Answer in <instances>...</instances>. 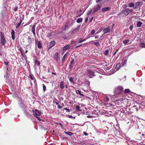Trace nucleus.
<instances>
[{"label": "nucleus", "instance_id": "a211bd4d", "mask_svg": "<svg viewBox=\"0 0 145 145\" xmlns=\"http://www.w3.org/2000/svg\"><path fill=\"white\" fill-rule=\"evenodd\" d=\"M31 31L33 32V35L35 37H36V34L35 31V27L34 26H33L31 29Z\"/></svg>", "mask_w": 145, "mask_h": 145}, {"label": "nucleus", "instance_id": "e433bc0d", "mask_svg": "<svg viewBox=\"0 0 145 145\" xmlns=\"http://www.w3.org/2000/svg\"><path fill=\"white\" fill-rule=\"evenodd\" d=\"M92 11V9H91L90 10H89V11H88L87 13V15H89L90 14H91V13Z\"/></svg>", "mask_w": 145, "mask_h": 145}, {"label": "nucleus", "instance_id": "ea45409f", "mask_svg": "<svg viewBox=\"0 0 145 145\" xmlns=\"http://www.w3.org/2000/svg\"><path fill=\"white\" fill-rule=\"evenodd\" d=\"M43 91H45L46 90V86L43 84Z\"/></svg>", "mask_w": 145, "mask_h": 145}, {"label": "nucleus", "instance_id": "393cba45", "mask_svg": "<svg viewBox=\"0 0 145 145\" xmlns=\"http://www.w3.org/2000/svg\"><path fill=\"white\" fill-rule=\"evenodd\" d=\"M83 18H78L76 20V22L78 23H80L82 22V21Z\"/></svg>", "mask_w": 145, "mask_h": 145}, {"label": "nucleus", "instance_id": "37998d69", "mask_svg": "<svg viewBox=\"0 0 145 145\" xmlns=\"http://www.w3.org/2000/svg\"><path fill=\"white\" fill-rule=\"evenodd\" d=\"M133 26L132 25H130L129 27V29L131 31H132L133 28Z\"/></svg>", "mask_w": 145, "mask_h": 145}, {"label": "nucleus", "instance_id": "dca6fc26", "mask_svg": "<svg viewBox=\"0 0 145 145\" xmlns=\"http://www.w3.org/2000/svg\"><path fill=\"white\" fill-rule=\"evenodd\" d=\"M11 35H12V38L13 40H14L15 39V32L14 31V30H12L11 32Z\"/></svg>", "mask_w": 145, "mask_h": 145}, {"label": "nucleus", "instance_id": "20e7f679", "mask_svg": "<svg viewBox=\"0 0 145 145\" xmlns=\"http://www.w3.org/2000/svg\"><path fill=\"white\" fill-rule=\"evenodd\" d=\"M18 105L23 110L25 109L26 107V106L25 104L24 101L23 100L19 101Z\"/></svg>", "mask_w": 145, "mask_h": 145}, {"label": "nucleus", "instance_id": "cd10ccee", "mask_svg": "<svg viewBox=\"0 0 145 145\" xmlns=\"http://www.w3.org/2000/svg\"><path fill=\"white\" fill-rule=\"evenodd\" d=\"M140 46L141 48H145V44L144 43H141L140 44Z\"/></svg>", "mask_w": 145, "mask_h": 145}, {"label": "nucleus", "instance_id": "a878e982", "mask_svg": "<svg viewBox=\"0 0 145 145\" xmlns=\"http://www.w3.org/2000/svg\"><path fill=\"white\" fill-rule=\"evenodd\" d=\"M109 9V8L108 7L103 8H102V11L103 12H105Z\"/></svg>", "mask_w": 145, "mask_h": 145}, {"label": "nucleus", "instance_id": "603ef678", "mask_svg": "<svg viewBox=\"0 0 145 145\" xmlns=\"http://www.w3.org/2000/svg\"><path fill=\"white\" fill-rule=\"evenodd\" d=\"M99 35H96V36H95V39H97L99 38Z\"/></svg>", "mask_w": 145, "mask_h": 145}, {"label": "nucleus", "instance_id": "8fccbe9b", "mask_svg": "<svg viewBox=\"0 0 145 145\" xmlns=\"http://www.w3.org/2000/svg\"><path fill=\"white\" fill-rule=\"evenodd\" d=\"M18 8L17 7H16L14 8V10L15 11H16L17 10H18Z\"/></svg>", "mask_w": 145, "mask_h": 145}, {"label": "nucleus", "instance_id": "f257e3e1", "mask_svg": "<svg viewBox=\"0 0 145 145\" xmlns=\"http://www.w3.org/2000/svg\"><path fill=\"white\" fill-rule=\"evenodd\" d=\"M132 11L133 10L129 8H127L122 10L118 15L120 17H123L126 16Z\"/></svg>", "mask_w": 145, "mask_h": 145}, {"label": "nucleus", "instance_id": "a18cd8bd", "mask_svg": "<svg viewBox=\"0 0 145 145\" xmlns=\"http://www.w3.org/2000/svg\"><path fill=\"white\" fill-rule=\"evenodd\" d=\"M63 109L67 111V112H70V110L69 109L67 108H64Z\"/></svg>", "mask_w": 145, "mask_h": 145}, {"label": "nucleus", "instance_id": "72a5a7b5", "mask_svg": "<svg viewBox=\"0 0 145 145\" xmlns=\"http://www.w3.org/2000/svg\"><path fill=\"white\" fill-rule=\"evenodd\" d=\"M130 92V91L129 90V89H125L124 90V92L125 93H128Z\"/></svg>", "mask_w": 145, "mask_h": 145}, {"label": "nucleus", "instance_id": "5701e85b", "mask_svg": "<svg viewBox=\"0 0 145 145\" xmlns=\"http://www.w3.org/2000/svg\"><path fill=\"white\" fill-rule=\"evenodd\" d=\"M129 40L128 39L124 40H123V43L125 45L129 42Z\"/></svg>", "mask_w": 145, "mask_h": 145}, {"label": "nucleus", "instance_id": "9d476101", "mask_svg": "<svg viewBox=\"0 0 145 145\" xmlns=\"http://www.w3.org/2000/svg\"><path fill=\"white\" fill-rule=\"evenodd\" d=\"M80 25H78L76 28H75L72 32V34L76 33L80 29Z\"/></svg>", "mask_w": 145, "mask_h": 145}, {"label": "nucleus", "instance_id": "f03ea898", "mask_svg": "<svg viewBox=\"0 0 145 145\" xmlns=\"http://www.w3.org/2000/svg\"><path fill=\"white\" fill-rule=\"evenodd\" d=\"M33 111L34 116L36 117L39 120H40V116L42 114L41 112L37 109H36L35 110H33Z\"/></svg>", "mask_w": 145, "mask_h": 145}, {"label": "nucleus", "instance_id": "58836bf2", "mask_svg": "<svg viewBox=\"0 0 145 145\" xmlns=\"http://www.w3.org/2000/svg\"><path fill=\"white\" fill-rule=\"evenodd\" d=\"M109 52V51L108 50H105L104 53L105 55H107L108 54Z\"/></svg>", "mask_w": 145, "mask_h": 145}, {"label": "nucleus", "instance_id": "39448f33", "mask_svg": "<svg viewBox=\"0 0 145 145\" xmlns=\"http://www.w3.org/2000/svg\"><path fill=\"white\" fill-rule=\"evenodd\" d=\"M87 75L90 78H91L94 77L95 75V71L90 69L87 71Z\"/></svg>", "mask_w": 145, "mask_h": 145}, {"label": "nucleus", "instance_id": "9b49d317", "mask_svg": "<svg viewBox=\"0 0 145 145\" xmlns=\"http://www.w3.org/2000/svg\"><path fill=\"white\" fill-rule=\"evenodd\" d=\"M110 30V27H107L106 28L103 30V31L105 34L109 33Z\"/></svg>", "mask_w": 145, "mask_h": 145}, {"label": "nucleus", "instance_id": "a19ab883", "mask_svg": "<svg viewBox=\"0 0 145 145\" xmlns=\"http://www.w3.org/2000/svg\"><path fill=\"white\" fill-rule=\"evenodd\" d=\"M19 50V51H20L21 54H22V55H23V53L22 52V48L21 47H20Z\"/></svg>", "mask_w": 145, "mask_h": 145}, {"label": "nucleus", "instance_id": "c85d7f7f", "mask_svg": "<svg viewBox=\"0 0 145 145\" xmlns=\"http://www.w3.org/2000/svg\"><path fill=\"white\" fill-rule=\"evenodd\" d=\"M134 5V4L133 3H129L128 6L129 7L131 8L133 7Z\"/></svg>", "mask_w": 145, "mask_h": 145}, {"label": "nucleus", "instance_id": "423d86ee", "mask_svg": "<svg viewBox=\"0 0 145 145\" xmlns=\"http://www.w3.org/2000/svg\"><path fill=\"white\" fill-rule=\"evenodd\" d=\"M0 36L1 43L2 45H4L6 42V40L4 37V35L2 32H0Z\"/></svg>", "mask_w": 145, "mask_h": 145}, {"label": "nucleus", "instance_id": "0eeeda50", "mask_svg": "<svg viewBox=\"0 0 145 145\" xmlns=\"http://www.w3.org/2000/svg\"><path fill=\"white\" fill-rule=\"evenodd\" d=\"M101 5L98 4L93 8V14L95 13L97 11L99 10L101 8Z\"/></svg>", "mask_w": 145, "mask_h": 145}, {"label": "nucleus", "instance_id": "412c9836", "mask_svg": "<svg viewBox=\"0 0 145 145\" xmlns=\"http://www.w3.org/2000/svg\"><path fill=\"white\" fill-rule=\"evenodd\" d=\"M29 78L31 80H34V83L35 84V83L36 82V80L35 79H34V78H35L34 77L32 76L31 75H30Z\"/></svg>", "mask_w": 145, "mask_h": 145}, {"label": "nucleus", "instance_id": "09e8293b", "mask_svg": "<svg viewBox=\"0 0 145 145\" xmlns=\"http://www.w3.org/2000/svg\"><path fill=\"white\" fill-rule=\"evenodd\" d=\"M87 118H92L93 116H87Z\"/></svg>", "mask_w": 145, "mask_h": 145}, {"label": "nucleus", "instance_id": "4d7b16f0", "mask_svg": "<svg viewBox=\"0 0 145 145\" xmlns=\"http://www.w3.org/2000/svg\"><path fill=\"white\" fill-rule=\"evenodd\" d=\"M74 61V59H72L71 61V64H72Z\"/></svg>", "mask_w": 145, "mask_h": 145}, {"label": "nucleus", "instance_id": "f3484780", "mask_svg": "<svg viewBox=\"0 0 145 145\" xmlns=\"http://www.w3.org/2000/svg\"><path fill=\"white\" fill-rule=\"evenodd\" d=\"M77 17H79L80 16L84 13L82 12V10H80L79 11H77Z\"/></svg>", "mask_w": 145, "mask_h": 145}, {"label": "nucleus", "instance_id": "79ce46f5", "mask_svg": "<svg viewBox=\"0 0 145 145\" xmlns=\"http://www.w3.org/2000/svg\"><path fill=\"white\" fill-rule=\"evenodd\" d=\"M80 108V107L79 106H77L76 107V110L77 111L80 110H79Z\"/></svg>", "mask_w": 145, "mask_h": 145}, {"label": "nucleus", "instance_id": "bb28decb", "mask_svg": "<svg viewBox=\"0 0 145 145\" xmlns=\"http://www.w3.org/2000/svg\"><path fill=\"white\" fill-rule=\"evenodd\" d=\"M127 60L126 59H124L123 61V63H122V66H124L125 65H126L127 64Z\"/></svg>", "mask_w": 145, "mask_h": 145}, {"label": "nucleus", "instance_id": "2eb2a0df", "mask_svg": "<svg viewBox=\"0 0 145 145\" xmlns=\"http://www.w3.org/2000/svg\"><path fill=\"white\" fill-rule=\"evenodd\" d=\"M65 84L63 81H61L60 82L59 84V87L61 89H63L64 88Z\"/></svg>", "mask_w": 145, "mask_h": 145}, {"label": "nucleus", "instance_id": "680f3d73", "mask_svg": "<svg viewBox=\"0 0 145 145\" xmlns=\"http://www.w3.org/2000/svg\"><path fill=\"white\" fill-rule=\"evenodd\" d=\"M101 0H97L96 2L97 3H99V2L100 1H101Z\"/></svg>", "mask_w": 145, "mask_h": 145}, {"label": "nucleus", "instance_id": "6e6d98bb", "mask_svg": "<svg viewBox=\"0 0 145 145\" xmlns=\"http://www.w3.org/2000/svg\"><path fill=\"white\" fill-rule=\"evenodd\" d=\"M68 118H73V117L71 115H68Z\"/></svg>", "mask_w": 145, "mask_h": 145}, {"label": "nucleus", "instance_id": "e2e57ef3", "mask_svg": "<svg viewBox=\"0 0 145 145\" xmlns=\"http://www.w3.org/2000/svg\"><path fill=\"white\" fill-rule=\"evenodd\" d=\"M56 104L57 105V106L59 105V103H58L56 102Z\"/></svg>", "mask_w": 145, "mask_h": 145}, {"label": "nucleus", "instance_id": "c03bdc74", "mask_svg": "<svg viewBox=\"0 0 145 145\" xmlns=\"http://www.w3.org/2000/svg\"><path fill=\"white\" fill-rule=\"evenodd\" d=\"M73 78H72V77H70L69 78V81L71 82H73Z\"/></svg>", "mask_w": 145, "mask_h": 145}, {"label": "nucleus", "instance_id": "473e14b6", "mask_svg": "<svg viewBox=\"0 0 145 145\" xmlns=\"http://www.w3.org/2000/svg\"><path fill=\"white\" fill-rule=\"evenodd\" d=\"M35 64L37 65L38 66H39L40 65V63L39 61L37 60H35Z\"/></svg>", "mask_w": 145, "mask_h": 145}, {"label": "nucleus", "instance_id": "de8ad7c7", "mask_svg": "<svg viewBox=\"0 0 145 145\" xmlns=\"http://www.w3.org/2000/svg\"><path fill=\"white\" fill-rule=\"evenodd\" d=\"M88 17H87L86 18L85 20V22H87V21H88Z\"/></svg>", "mask_w": 145, "mask_h": 145}, {"label": "nucleus", "instance_id": "13d9d810", "mask_svg": "<svg viewBox=\"0 0 145 145\" xmlns=\"http://www.w3.org/2000/svg\"><path fill=\"white\" fill-rule=\"evenodd\" d=\"M75 43V42L74 41H72L71 42V44H74Z\"/></svg>", "mask_w": 145, "mask_h": 145}, {"label": "nucleus", "instance_id": "bf43d9fd", "mask_svg": "<svg viewBox=\"0 0 145 145\" xmlns=\"http://www.w3.org/2000/svg\"><path fill=\"white\" fill-rule=\"evenodd\" d=\"M81 46H82V44H80V45H78V46H76V48H78V47H80Z\"/></svg>", "mask_w": 145, "mask_h": 145}, {"label": "nucleus", "instance_id": "3c124183", "mask_svg": "<svg viewBox=\"0 0 145 145\" xmlns=\"http://www.w3.org/2000/svg\"><path fill=\"white\" fill-rule=\"evenodd\" d=\"M8 61L4 62V64L6 65H7L8 64Z\"/></svg>", "mask_w": 145, "mask_h": 145}, {"label": "nucleus", "instance_id": "aec40b11", "mask_svg": "<svg viewBox=\"0 0 145 145\" xmlns=\"http://www.w3.org/2000/svg\"><path fill=\"white\" fill-rule=\"evenodd\" d=\"M37 46L38 47L39 49H40L42 48V45L40 41H38V42Z\"/></svg>", "mask_w": 145, "mask_h": 145}, {"label": "nucleus", "instance_id": "5fc2aeb1", "mask_svg": "<svg viewBox=\"0 0 145 145\" xmlns=\"http://www.w3.org/2000/svg\"><path fill=\"white\" fill-rule=\"evenodd\" d=\"M57 107L58 108L61 109V108L62 107L61 106L59 105L57 106Z\"/></svg>", "mask_w": 145, "mask_h": 145}, {"label": "nucleus", "instance_id": "338daca9", "mask_svg": "<svg viewBox=\"0 0 145 145\" xmlns=\"http://www.w3.org/2000/svg\"><path fill=\"white\" fill-rule=\"evenodd\" d=\"M117 53L116 51H115L114 53V55Z\"/></svg>", "mask_w": 145, "mask_h": 145}, {"label": "nucleus", "instance_id": "7ed1b4c3", "mask_svg": "<svg viewBox=\"0 0 145 145\" xmlns=\"http://www.w3.org/2000/svg\"><path fill=\"white\" fill-rule=\"evenodd\" d=\"M123 90V87L121 86H119L115 88L114 91L115 93L117 95L120 93Z\"/></svg>", "mask_w": 145, "mask_h": 145}, {"label": "nucleus", "instance_id": "6ab92c4d", "mask_svg": "<svg viewBox=\"0 0 145 145\" xmlns=\"http://www.w3.org/2000/svg\"><path fill=\"white\" fill-rule=\"evenodd\" d=\"M70 47V46L69 45H67L65 46L63 48V51H66Z\"/></svg>", "mask_w": 145, "mask_h": 145}, {"label": "nucleus", "instance_id": "6e6552de", "mask_svg": "<svg viewBox=\"0 0 145 145\" xmlns=\"http://www.w3.org/2000/svg\"><path fill=\"white\" fill-rule=\"evenodd\" d=\"M69 24L70 23L69 22H67L65 24V26L62 27V30L63 31H65L68 29L69 28Z\"/></svg>", "mask_w": 145, "mask_h": 145}, {"label": "nucleus", "instance_id": "f8f14e48", "mask_svg": "<svg viewBox=\"0 0 145 145\" xmlns=\"http://www.w3.org/2000/svg\"><path fill=\"white\" fill-rule=\"evenodd\" d=\"M22 22V18H20V21L17 24V25L16 26V28H18L20 26Z\"/></svg>", "mask_w": 145, "mask_h": 145}, {"label": "nucleus", "instance_id": "49530a36", "mask_svg": "<svg viewBox=\"0 0 145 145\" xmlns=\"http://www.w3.org/2000/svg\"><path fill=\"white\" fill-rule=\"evenodd\" d=\"M95 33V31L94 30H92L91 32V34L93 35Z\"/></svg>", "mask_w": 145, "mask_h": 145}, {"label": "nucleus", "instance_id": "4be33fe9", "mask_svg": "<svg viewBox=\"0 0 145 145\" xmlns=\"http://www.w3.org/2000/svg\"><path fill=\"white\" fill-rule=\"evenodd\" d=\"M121 66V64L120 63H118L116 66V69L117 70H118Z\"/></svg>", "mask_w": 145, "mask_h": 145}, {"label": "nucleus", "instance_id": "ddd939ff", "mask_svg": "<svg viewBox=\"0 0 145 145\" xmlns=\"http://www.w3.org/2000/svg\"><path fill=\"white\" fill-rule=\"evenodd\" d=\"M54 59L56 61H57L59 59V58L58 57V53L57 52L55 54H54Z\"/></svg>", "mask_w": 145, "mask_h": 145}, {"label": "nucleus", "instance_id": "052dcab7", "mask_svg": "<svg viewBox=\"0 0 145 145\" xmlns=\"http://www.w3.org/2000/svg\"><path fill=\"white\" fill-rule=\"evenodd\" d=\"M83 134L85 135H88V134L86 132H84Z\"/></svg>", "mask_w": 145, "mask_h": 145}, {"label": "nucleus", "instance_id": "b1692460", "mask_svg": "<svg viewBox=\"0 0 145 145\" xmlns=\"http://www.w3.org/2000/svg\"><path fill=\"white\" fill-rule=\"evenodd\" d=\"M142 23L141 22L138 21L137 22V27H140L141 26Z\"/></svg>", "mask_w": 145, "mask_h": 145}, {"label": "nucleus", "instance_id": "7c9ffc66", "mask_svg": "<svg viewBox=\"0 0 145 145\" xmlns=\"http://www.w3.org/2000/svg\"><path fill=\"white\" fill-rule=\"evenodd\" d=\"M83 42V39L82 38H80L78 42V43H81Z\"/></svg>", "mask_w": 145, "mask_h": 145}, {"label": "nucleus", "instance_id": "4c0bfd02", "mask_svg": "<svg viewBox=\"0 0 145 145\" xmlns=\"http://www.w3.org/2000/svg\"><path fill=\"white\" fill-rule=\"evenodd\" d=\"M65 133L66 134H67L70 136H71L72 134V133L70 132H65Z\"/></svg>", "mask_w": 145, "mask_h": 145}, {"label": "nucleus", "instance_id": "4468645a", "mask_svg": "<svg viewBox=\"0 0 145 145\" xmlns=\"http://www.w3.org/2000/svg\"><path fill=\"white\" fill-rule=\"evenodd\" d=\"M142 2L141 1H139L135 3V5L137 6L136 7H135V8H134L133 7V8H134L135 9H136L137 7V6H139L142 5Z\"/></svg>", "mask_w": 145, "mask_h": 145}, {"label": "nucleus", "instance_id": "c9c22d12", "mask_svg": "<svg viewBox=\"0 0 145 145\" xmlns=\"http://www.w3.org/2000/svg\"><path fill=\"white\" fill-rule=\"evenodd\" d=\"M67 56V54H65L64 56H63L62 58V61H64L65 59V57Z\"/></svg>", "mask_w": 145, "mask_h": 145}, {"label": "nucleus", "instance_id": "0e129e2a", "mask_svg": "<svg viewBox=\"0 0 145 145\" xmlns=\"http://www.w3.org/2000/svg\"><path fill=\"white\" fill-rule=\"evenodd\" d=\"M86 39H83V42L85 41Z\"/></svg>", "mask_w": 145, "mask_h": 145}, {"label": "nucleus", "instance_id": "1a4fd4ad", "mask_svg": "<svg viewBox=\"0 0 145 145\" xmlns=\"http://www.w3.org/2000/svg\"><path fill=\"white\" fill-rule=\"evenodd\" d=\"M55 44V42L54 40L51 41L49 43V45L48 46V49H50L52 47L54 46Z\"/></svg>", "mask_w": 145, "mask_h": 145}, {"label": "nucleus", "instance_id": "864d4df0", "mask_svg": "<svg viewBox=\"0 0 145 145\" xmlns=\"http://www.w3.org/2000/svg\"><path fill=\"white\" fill-rule=\"evenodd\" d=\"M93 17H92V18H91L90 19V22H91L92 20H93Z\"/></svg>", "mask_w": 145, "mask_h": 145}, {"label": "nucleus", "instance_id": "774afa93", "mask_svg": "<svg viewBox=\"0 0 145 145\" xmlns=\"http://www.w3.org/2000/svg\"><path fill=\"white\" fill-rule=\"evenodd\" d=\"M106 69L107 70H108L109 69L108 68V67L106 68Z\"/></svg>", "mask_w": 145, "mask_h": 145}, {"label": "nucleus", "instance_id": "f704fd0d", "mask_svg": "<svg viewBox=\"0 0 145 145\" xmlns=\"http://www.w3.org/2000/svg\"><path fill=\"white\" fill-rule=\"evenodd\" d=\"M109 100V98L107 96H106L105 98V102H107Z\"/></svg>", "mask_w": 145, "mask_h": 145}, {"label": "nucleus", "instance_id": "c756f323", "mask_svg": "<svg viewBox=\"0 0 145 145\" xmlns=\"http://www.w3.org/2000/svg\"><path fill=\"white\" fill-rule=\"evenodd\" d=\"M76 93L77 94H79L80 95H81V96H84V95L82 94L81 93V91L78 90H77L76 91Z\"/></svg>", "mask_w": 145, "mask_h": 145}, {"label": "nucleus", "instance_id": "69168bd1", "mask_svg": "<svg viewBox=\"0 0 145 145\" xmlns=\"http://www.w3.org/2000/svg\"><path fill=\"white\" fill-rule=\"evenodd\" d=\"M28 39H29V40H31V39L29 37H28Z\"/></svg>", "mask_w": 145, "mask_h": 145}, {"label": "nucleus", "instance_id": "2f4dec72", "mask_svg": "<svg viewBox=\"0 0 145 145\" xmlns=\"http://www.w3.org/2000/svg\"><path fill=\"white\" fill-rule=\"evenodd\" d=\"M94 44L97 46H100V44L98 42H95L93 43Z\"/></svg>", "mask_w": 145, "mask_h": 145}]
</instances>
